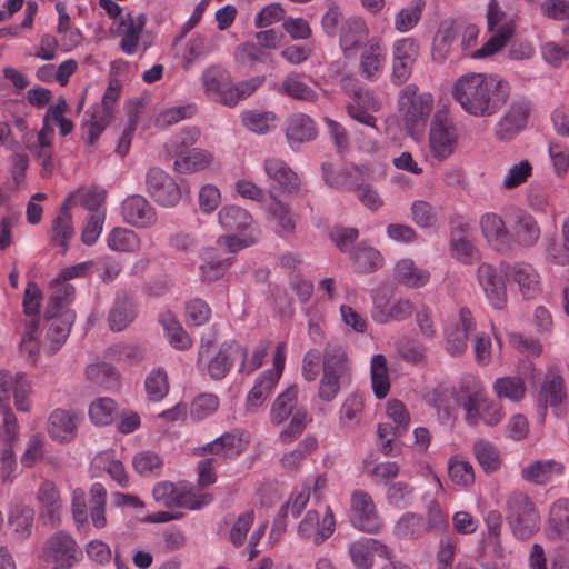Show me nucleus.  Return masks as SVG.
I'll use <instances>...</instances> for the list:
<instances>
[{
    "label": "nucleus",
    "mask_w": 569,
    "mask_h": 569,
    "mask_svg": "<svg viewBox=\"0 0 569 569\" xmlns=\"http://www.w3.org/2000/svg\"><path fill=\"white\" fill-rule=\"evenodd\" d=\"M455 101L469 116L486 118L496 114L510 97V84L497 73L469 72L452 86Z\"/></svg>",
    "instance_id": "f257e3e1"
},
{
    "label": "nucleus",
    "mask_w": 569,
    "mask_h": 569,
    "mask_svg": "<svg viewBox=\"0 0 569 569\" xmlns=\"http://www.w3.org/2000/svg\"><path fill=\"white\" fill-rule=\"evenodd\" d=\"M453 397L465 410V420L470 427H477L480 421L490 427L497 426L505 416L502 406L486 397L483 385L476 376H462Z\"/></svg>",
    "instance_id": "f03ea898"
},
{
    "label": "nucleus",
    "mask_w": 569,
    "mask_h": 569,
    "mask_svg": "<svg viewBox=\"0 0 569 569\" xmlns=\"http://www.w3.org/2000/svg\"><path fill=\"white\" fill-rule=\"evenodd\" d=\"M507 521L519 540L531 538L540 528V515L527 493L516 491L507 500Z\"/></svg>",
    "instance_id": "7ed1b4c3"
},
{
    "label": "nucleus",
    "mask_w": 569,
    "mask_h": 569,
    "mask_svg": "<svg viewBox=\"0 0 569 569\" xmlns=\"http://www.w3.org/2000/svg\"><path fill=\"white\" fill-rule=\"evenodd\" d=\"M399 112L409 133L426 126L435 107L430 92H419L416 84H407L399 93Z\"/></svg>",
    "instance_id": "20e7f679"
},
{
    "label": "nucleus",
    "mask_w": 569,
    "mask_h": 569,
    "mask_svg": "<svg viewBox=\"0 0 569 569\" xmlns=\"http://www.w3.org/2000/svg\"><path fill=\"white\" fill-rule=\"evenodd\" d=\"M459 141V132L449 111L439 109L431 118L428 146L432 158L446 160L453 154Z\"/></svg>",
    "instance_id": "39448f33"
},
{
    "label": "nucleus",
    "mask_w": 569,
    "mask_h": 569,
    "mask_svg": "<svg viewBox=\"0 0 569 569\" xmlns=\"http://www.w3.org/2000/svg\"><path fill=\"white\" fill-rule=\"evenodd\" d=\"M513 33V22H506L480 49L469 53L470 49L476 46L479 36V28L476 24L469 23L459 33L460 41L458 46L460 57L465 54H469L473 59L490 57L500 51Z\"/></svg>",
    "instance_id": "423d86ee"
},
{
    "label": "nucleus",
    "mask_w": 569,
    "mask_h": 569,
    "mask_svg": "<svg viewBox=\"0 0 569 569\" xmlns=\"http://www.w3.org/2000/svg\"><path fill=\"white\" fill-rule=\"evenodd\" d=\"M39 557L47 562L56 563L52 569H70L79 561L81 551L69 532L57 531L46 540Z\"/></svg>",
    "instance_id": "0eeeda50"
},
{
    "label": "nucleus",
    "mask_w": 569,
    "mask_h": 569,
    "mask_svg": "<svg viewBox=\"0 0 569 569\" xmlns=\"http://www.w3.org/2000/svg\"><path fill=\"white\" fill-rule=\"evenodd\" d=\"M419 53L420 46L412 37L402 38L392 43L390 76L392 84L401 86L409 80Z\"/></svg>",
    "instance_id": "6e6552de"
},
{
    "label": "nucleus",
    "mask_w": 569,
    "mask_h": 569,
    "mask_svg": "<svg viewBox=\"0 0 569 569\" xmlns=\"http://www.w3.org/2000/svg\"><path fill=\"white\" fill-rule=\"evenodd\" d=\"M531 111L529 100L521 98L511 102L493 127V134L499 141H511L522 132Z\"/></svg>",
    "instance_id": "1a4fd4ad"
},
{
    "label": "nucleus",
    "mask_w": 569,
    "mask_h": 569,
    "mask_svg": "<svg viewBox=\"0 0 569 569\" xmlns=\"http://www.w3.org/2000/svg\"><path fill=\"white\" fill-rule=\"evenodd\" d=\"M146 191L161 207H174L181 199V190L176 180L157 167L146 173Z\"/></svg>",
    "instance_id": "9d476101"
},
{
    "label": "nucleus",
    "mask_w": 569,
    "mask_h": 569,
    "mask_svg": "<svg viewBox=\"0 0 569 569\" xmlns=\"http://www.w3.org/2000/svg\"><path fill=\"white\" fill-rule=\"evenodd\" d=\"M371 317L375 322L383 325L391 321H403L413 312V306L409 299L390 300L386 289L375 290L372 293Z\"/></svg>",
    "instance_id": "9b49d317"
},
{
    "label": "nucleus",
    "mask_w": 569,
    "mask_h": 569,
    "mask_svg": "<svg viewBox=\"0 0 569 569\" xmlns=\"http://www.w3.org/2000/svg\"><path fill=\"white\" fill-rule=\"evenodd\" d=\"M481 234L488 246L501 254L513 252V238L503 218L497 212H486L479 219Z\"/></svg>",
    "instance_id": "f8f14e48"
},
{
    "label": "nucleus",
    "mask_w": 569,
    "mask_h": 569,
    "mask_svg": "<svg viewBox=\"0 0 569 569\" xmlns=\"http://www.w3.org/2000/svg\"><path fill=\"white\" fill-rule=\"evenodd\" d=\"M204 93L216 102L227 107H234L231 94L232 78L229 71L220 66L208 67L201 76Z\"/></svg>",
    "instance_id": "ddd939ff"
},
{
    "label": "nucleus",
    "mask_w": 569,
    "mask_h": 569,
    "mask_svg": "<svg viewBox=\"0 0 569 569\" xmlns=\"http://www.w3.org/2000/svg\"><path fill=\"white\" fill-rule=\"evenodd\" d=\"M477 281L481 287L489 305L502 310L507 307L508 295L505 279L500 277L493 266L482 262L477 268Z\"/></svg>",
    "instance_id": "4468645a"
},
{
    "label": "nucleus",
    "mask_w": 569,
    "mask_h": 569,
    "mask_svg": "<svg viewBox=\"0 0 569 569\" xmlns=\"http://www.w3.org/2000/svg\"><path fill=\"white\" fill-rule=\"evenodd\" d=\"M335 529L336 520L333 512L329 506H326L321 521L316 510H309L299 523L298 532L301 538L308 539L315 545H320L335 532Z\"/></svg>",
    "instance_id": "2eb2a0df"
},
{
    "label": "nucleus",
    "mask_w": 569,
    "mask_h": 569,
    "mask_svg": "<svg viewBox=\"0 0 569 569\" xmlns=\"http://www.w3.org/2000/svg\"><path fill=\"white\" fill-rule=\"evenodd\" d=\"M460 30L452 20H445L440 23L433 36L431 46V58L437 63H443L449 58H459V46L457 43Z\"/></svg>",
    "instance_id": "dca6fc26"
},
{
    "label": "nucleus",
    "mask_w": 569,
    "mask_h": 569,
    "mask_svg": "<svg viewBox=\"0 0 569 569\" xmlns=\"http://www.w3.org/2000/svg\"><path fill=\"white\" fill-rule=\"evenodd\" d=\"M123 221L138 229H147L156 224L157 212L150 202L140 194H131L121 203Z\"/></svg>",
    "instance_id": "f3484780"
},
{
    "label": "nucleus",
    "mask_w": 569,
    "mask_h": 569,
    "mask_svg": "<svg viewBox=\"0 0 569 569\" xmlns=\"http://www.w3.org/2000/svg\"><path fill=\"white\" fill-rule=\"evenodd\" d=\"M475 332L471 311L461 309L459 318L445 329V348L451 356L462 355L468 347V338Z\"/></svg>",
    "instance_id": "a211bd4d"
},
{
    "label": "nucleus",
    "mask_w": 569,
    "mask_h": 569,
    "mask_svg": "<svg viewBox=\"0 0 569 569\" xmlns=\"http://www.w3.org/2000/svg\"><path fill=\"white\" fill-rule=\"evenodd\" d=\"M506 278L516 283L525 299H533L541 292V278L536 268L528 262H513L505 269Z\"/></svg>",
    "instance_id": "6ab92c4d"
},
{
    "label": "nucleus",
    "mask_w": 569,
    "mask_h": 569,
    "mask_svg": "<svg viewBox=\"0 0 569 569\" xmlns=\"http://www.w3.org/2000/svg\"><path fill=\"white\" fill-rule=\"evenodd\" d=\"M381 109V101L369 90L355 91L347 102L348 116L355 121L377 130L373 113Z\"/></svg>",
    "instance_id": "aec40b11"
},
{
    "label": "nucleus",
    "mask_w": 569,
    "mask_h": 569,
    "mask_svg": "<svg viewBox=\"0 0 569 569\" xmlns=\"http://www.w3.org/2000/svg\"><path fill=\"white\" fill-rule=\"evenodd\" d=\"M348 552L357 569H371L373 556L390 560L391 550L381 541L373 538H361L348 545Z\"/></svg>",
    "instance_id": "412c9836"
},
{
    "label": "nucleus",
    "mask_w": 569,
    "mask_h": 569,
    "mask_svg": "<svg viewBox=\"0 0 569 569\" xmlns=\"http://www.w3.org/2000/svg\"><path fill=\"white\" fill-rule=\"evenodd\" d=\"M351 511L356 526L361 530L375 532L381 528L376 505L368 492L356 490L351 495Z\"/></svg>",
    "instance_id": "4be33fe9"
},
{
    "label": "nucleus",
    "mask_w": 569,
    "mask_h": 569,
    "mask_svg": "<svg viewBox=\"0 0 569 569\" xmlns=\"http://www.w3.org/2000/svg\"><path fill=\"white\" fill-rule=\"evenodd\" d=\"M510 233L515 251L517 248H531L537 244L541 230L533 216L525 210H518L512 216Z\"/></svg>",
    "instance_id": "5701e85b"
},
{
    "label": "nucleus",
    "mask_w": 569,
    "mask_h": 569,
    "mask_svg": "<svg viewBox=\"0 0 569 569\" xmlns=\"http://www.w3.org/2000/svg\"><path fill=\"white\" fill-rule=\"evenodd\" d=\"M266 176L277 183L283 192L298 194L301 190V180L288 163L276 157H268L262 163Z\"/></svg>",
    "instance_id": "b1692460"
},
{
    "label": "nucleus",
    "mask_w": 569,
    "mask_h": 569,
    "mask_svg": "<svg viewBox=\"0 0 569 569\" xmlns=\"http://www.w3.org/2000/svg\"><path fill=\"white\" fill-rule=\"evenodd\" d=\"M431 486L433 492L426 491L421 497V501L426 510V528L428 532L443 531L449 526V517L435 498V496L442 490L441 481L436 475L431 476Z\"/></svg>",
    "instance_id": "393cba45"
},
{
    "label": "nucleus",
    "mask_w": 569,
    "mask_h": 569,
    "mask_svg": "<svg viewBox=\"0 0 569 569\" xmlns=\"http://www.w3.org/2000/svg\"><path fill=\"white\" fill-rule=\"evenodd\" d=\"M387 53L379 39H371L361 52L359 70L360 74L368 81H376L385 70Z\"/></svg>",
    "instance_id": "a878e982"
},
{
    "label": "nucleus",
    "mask_w": 569,
    "mask_h": 569,
    "mask_svg": "<svg viewBox=\"0 0 569 569\" xmlns=\"http://www.w3.org/2000/svg\"><path fill=\"white\" fill-rule=\"evenodd\" d=\"M540 400L550 406L559 417L562 415L567 401L565 380L555 369H549L540 389Z\"/></svg>",
    "instance_id": "bb28decb"
},
{
    "label": "nucleus",
    "mask_w": 569,
    "mask_h": 569,
    "mask_svg": "<svg viewBox=\"0 0 569 569\" xmlns=\"http://www.w3.org/2000/svg\"><path fill=\"white\" fill-rule=\"evenodd\" d=\"M368 36V27L361 18L349 17L345 19L339 30V44L345 56L349 57L358 50Z\"/></svg>",
    "instance_id": "cd10ccee"
},
{
    "label": "nucleus",
    "mask_w": 569,
    "mask_h": 569,
    "mask_svg": "<svg viewBox=\"0 0 569 569\" xmlns=\"http://www.w3.org/2000/svg\"><path fill=\"white\" fill-rule=\"evenodd\" d=\"M79 417L63 409L53 410L47 423L50 438L58 442H70L76 438Z\"/></svg>",
    "instance_id": "c85d7f7f"
},
{
    "label": "nucleus",
    "mask_w": 569,
    "mask_h": 569,
    "mask_svg": "<svg viewBox=\"0 0 569 569\" xmlns=\"http://www.w3.org/2000/svg\"><path fill=\"white\" fill-rule=\"evenodd\" d=\"M240 351L241 345L238 342H223L219 351L206 365L209 377L213 380H222L231 370Z\"/></svg>",
    "instance_id": "c756f323"
},
{
    "label": "nucleus",
    "mask_w": 569,
    "mask_h": 569,
    "mask_svg": "<svg viewBox=\"0 0 569 569\" xmlns=\"http://www.w3.org/2000/svg\"><path fill=\"white\" fill-rule=\"evenodd\" d=\"M48 318L47 339L50 341L49 352H57L66 342L71 326L76 319V313L72 310H63L57 316L46 312Z\"/></svg>",
    "instance_id": "7c9ffc66"
},
{
    "label": "nucleus",
    "mask_w": 569,
    "mask_h": 569,
    "mask_svg": "<svg viewBox=\"0 0 569 569\" xmlns=\"http://www.w3.org/2000/svg\"><path fill=\"white\" fill-rule=\"evenodd\" d=\"M248 447V441L241 432H226L206 445L202 450L206 453L216 455L227 459H233L241 455Z\"/></svg>",
    "instance_id": "2f4dec72"
},
{
    "label": "nucleus",
    "mask_w": 569,
    "mask_h": 569,
    "mask_svg": "<svg viewBox=\"0 0 569 569\" xmlns=\"http://www.w3.org/2000/svg\"><path fill=\"white\" fill-rule=\"evenodd\" d=\"M200 277L203 281H214L223 277L232 264V257H222L218 248H204L201 253Z\"/></svg>",
    "instance_id": "473e14b6"
},
{
    "label": "nucleus",
    "mask_w": 569,
    "mask_h": 569,
    "mask_svg": "<svg viewBox=\"0 0 569 569\" xmlns=\"http://www.w3.org/2000/svg\"><path fill=\"white\" fill-rule=\"evenodd\" d=\"M322 173L328 186L340 190H356L362 181L361 171L355 166L335 170L330 163H323Z\"/></svg>",
    "instance_id": "72a5a7b5"
},
{
    "label": "nucleus",
    "mask_w": 569,
    "mask_h": 569,
    "mask_svg": "<svg viewBox=\"0 0 569 569\" xmlns=\"http://www.w3.org/2000/svg\"><path fill=\"white\" fill-rule=\"evenodd\" d=\"M565 465L556 459L537 460L522 468L521 477L528 482L546 485L565 472Z\"/></svg>",
    "instance_id": "f704fd0d"
},
{
    "label": "nucleus",
    "mask_w": 569,
    "mask_h": 569,
    "mask_svg": "<svg viewBox=\"0 0 569 569\" xmlns=\"http://www.w3.org/2000/svg\"><path fill=\"white\" fill-rule=\"evenodd\" d=\"M218 220L221 228L230 232L254 230L252 216L239 206H223L218 212Z\"/></svg>",
    "instance_id": "c9c22d12"
},
{
    "label": "nucleus",
    "mask_w": 569,
    "mask_h": 569,
    "mask_svg": "<svg viewBox=\"0 0 569 569\" xmlns=\"http://www.w3.org/2000/svg\"><path fill=\"white\" fill-rule=\"evenodd\" d=\"M396 281L407 288H421L430 280V272L427 269L419 268L411 259L399 260L393 269Z\"/></svg>",
    "instance_id": "e433bc0d"
},
{
    "label": "nucleus",
    "mask_w": 569,
    "mask_h": 569,
    "mask_svg": "<svg viewBox=\"0 0 569 569\" xmlns=\"http://www.w3.org/2000/svg\"><path fill=\"white\" fill-rule=\"evenodd\" d=\"M393 535L403 540H418L428 532L425 516L413 511H407L400 516L392 528Z\"/></svg>",
    "instance_id": "4c0bfd02"
},
{
    "label": "nucleus",
    "mask_w": 569,
    "mask_h": 569,
    "mask_svg": "<svg viewBox=\"0 0 569 569\" xmlns=\"http://www.w3.org/2000/svg\"><path fill=\"white\" fill-rule=\"evenodd\" d=\"M214 160L211 151L194 148L188 153H180L174 160V170L182 174H189L208 169Z\"/></svg>",
    "instance_id": "58836bf2"
},
{
    "label": "nucleus",
    "mask_w": 569,
    "mask_h": 569,
    "mask_svg": "<svg viewBox=\"0 0 569 569\" xmlns=\"http://www.w3.org/2000/svg\"><path fill=\"white\" fill-rule=\"evenodd\" d=\"M146 26V16L143 13L131 14L128 13L122 21V32L120 40L121 50L128 54H134L138 50L140 36Z\"/></svg>",
    "instance_id": "ea45409f"
},
{
    "label": "nucleus",
    "mask_w": 569,
    "mask_h": 569,
    "mask_svg": "<svg viewBox=\"0 0 569 569\" xmlns=\"http://www.w3.org/2000/svg\"><path fill=\"white\" fill-rule=\"evenodd\" d=\"M136 306L128 296H117L109 311L108 325L112 331L124 330L136 318Z\"/></svg>",
    "instance_id": "a19ab883"
},
{
    "label": "nucleus",
    "mask_w": 569,
    "mask_h": 569,
    "mask_svg": "<svg viewBox=\"0 0 569 569\" xmlns=\"http://www.w3.org/2000/svg\"><path fill=\"white\" fill-rule=\"evenodd\" d=\"M286 137L292 149L296 144L313 140L317 137L315 121L306 114L291 117L286 129Z\"/></svg>",
    "instance_id": "79ce46f5"
},
{
    "label": "nucleus",
    "mask_w": 569,
    "mask_h": 569,
    "mask_svg": "<svg viewBox=\"0 0 569 569\" xmlns=\"http://www.w3.org/2000/svg\"><path fill=\"white\" fill-rule=\"evenodd\" d=\"M548 528L552 536L569 541V499L556 500L549 510Z\"/></svg>",
    "instance_id": "37998d69"
},
{
    "label": "nucleus",
    "mask_w": 569,
    "mask_h": 569,
    "mask_svg": "<svg viewBox=\"0 0 569 569\" xmlns=\"http://www.w3.org/2000/svg\"><path fill=\"white\" fill-rule=\"evenodd\" d=\"M268 219L277 223L280 232L291 234L296 230L298 214L293 213L290 206L277 197L271 198L267 208Z\"/></svg>",
    "instance_id": "c03bdc74"
},
{
    "label": "nucleus",
    "mask_w": 569,
    "mask_h": 569,
    "mask_svg": "<svg viewBox=\"0 0 569 569\" xmlns=\"http://www.w3.org/2000/svg\"><path fill=\"white\" fill-rule=\"evenodd\" d=\"M49 302L47 308V313H50L52 316H57L58 313L62 312L63 310H69L67 306L73 300L74 298V287L70 283H64L56 278H53L49 282Z\"/></svg>",
    "instance_id": "a18cd8bd"
},
{
    "label": "nucleus",
    "mask_w": 569,
    "mask_h": 569,
    "mask_svg": "<svg viewBox=\"0 0 569 569\" xmlns=\"http://www.w3.org/2000/svg\"><path fill=\"white\" fill-rule=\"evenodd\" d=\"M298 401L297 386L288 387L273 401L270 410V420L279 426L284 422L293 412Z\"/></svg>",
    "instance_id": "49530a36"
},
{
    "label": "nucleus",
    "mask_w": 569,
    "mask_h": 569,
    "mask_svg": "<svg viewBox=\"0 0 569 569\" xmlns=\"http://www.w3.org/2000/svg\"><path fill=\"white\" fill-rule=\"evenodd\" d=\"M107 246L114 252H136L141 240L138 233L124 227H116L107 234Z\"/></svg>",
    "instance_id": "de8ad7c7"
},
{
    "label": "nucleus",
    "mask_w": 569,
    "mask_h": 569,
    "mask_svg": "<svg viewBox=\"0 0 569 569\" xmlns=\"http://www.w3.org/2000/svg\"><path fill=\"white\" fill-rule=\"evenodd\" d=\"M106 191L101 188L92 187V188H79L76 191L69 193L66 198L64 202L70 208L80 204L93 212H106L104 210H100V206L104 202Z\"/></svg>",
    "instance_id": "09e8293b"
},
{
    "label": "nucleus",
    "mask_w": 569,
    "mask_h": 569,
    "mask_svg": "<svg viewBox=\"0 0 569 569\" xmlns=\"http://www.w3.org/2000/svg\"><path fill=\"white\" fill-rule=\"evenodd\" d=\"M348 371L347 353L336 341L327 343L325 349L323 372L342 378Z\"/></svg>",
    "instance_id": "8fccbe9b"
},
{
    "label": "nucleus",
    "mask_w": 569,
    "mask_h": 569,
    "mask_svg": "<svg viewBox=\"0 0 569 569\" xmlns=\"http://www.w3.org/2000/svg\"><path fill=\"white\" fill-rule=\"evenodd\" d=\"M280 90L283 94L296 100L313 102L318 98L316 90L305 82L301 74L296 72L283 78Z\"/></svg>",
    "instance_id": "3c124183"
},
{
    "label": "nucleus",
    "mask_w": 569,
    "mask_h": 569,
    "mask_svg": "<svg viewBox=\"0 0 569 569\" xmlns=\"http://www.w3.org/2000/svg\"><path fill=\"white\" fill-rule=\"evenodd\" d=\"M415 487L405 481H395L390 483L386 491L387 503L399 510L411 507L415 502Z\"/></svg>",
    "instance_id": "603ef678"
},
{
    "label": "nucleus",
    "mask_w": 569,
    "mask_h": 569,
    "mask_svg": "<svg viewBox=\"0 0 569 569\" xmlns=\"http://www.w3.org/2000/svg\"><path fill=\"white\" fill-rule=\"evenodd\" d=\"M371 386L378 399L387 397L390 390L387 360L382 355H375L371 359Z\"/></svg>",
    "instance_id": "864d4df0"
},
{
    "label": "nucleus",
    "mask_w": 569,
    "mask_h": 569,
    "mask_svg": "<svg viewBox=\"0 0 569 569\" xmlns=\"http://www.w3.org/2000/svg\"><path fill=\"white\" fill-rule=\"evenodd\" d=\"M70 207L66 202L62 203L59 216L53 220L52 241L61 246L66 251L68 243L74 234L72 226V217L69 212Z\"/></svg>",
    "instance_id": "5fc2aeb1"
},
{
    "label": "nucleus",
    "mask_w": 569,
    "mask_h": 569,
    "mask_svg": "<svg viewBox=\"0 0 569 569\" xmlns=\"http://www.w3.org/2000/svg\"><path fill=\"white\" fill-rule=\"evenodd\" d=\"M352 261L356 270L359 272H373L383 266L381 253L365 243L359 244L352 252Z\"/></svg>",
    "instance_id": "6e6d98bb"
},
{
    "label": "nucleus",
    "mask_w": 569,
    "mask_h": 569,
    "mask_svg": "<svg viewBox=\"0 0 569 569\" xmlns=\"http://www.w3.org/2000/svg\"><path fill=\"white\" fill-rule=\"evenodd\" d=\"M90 519L94 528L102 529L107 526L106 505L107 490L100 482L92 483L90 488Z\"/></svg>",
    "instance_id": "4d7b16f0"
},
{
    "label": "nucleus",
    "mask_w": 569,
    "mask_h": 569,
    "mask_svg": "<svg viewBox=\"0 0 569 569\" xmlns=\"http://www.w3.org/2000/svg\"><path fill=\"white\" fill-rule=\"evenodd\" d=\"M132 467L141 477L154 478L161 473L163 459L153 451L143 450L134 455Z\"/></svg>",
    "instance_id": "13d9d810"
},
{
    "label": "nucleus",
    "mask_w": 569,
    "mask_h": 569,
    "mask_svg": "<svg viewBox=\"0 0 569 569\" xmlns=\"http://www.w3.org/2000/svg\"><path fill=\"white\" fill-rule=\"evenodd\" d=\"M425 6V0H413L401 8L395 16V29L401 33L412 30L420 21Z\"/></svg>",
    "instance_id": "bf43d9fd"
},
{
    "label": "nucleus",
    "mask_w": 569,
    "mask_h": 569,
    "mask_svg": "<svg viewBox=\"0 0 569 569\" xmlns=\"http://www.w3.org/2000/svg\"><path fill=\"white\" fill-rule=\"evenodd\" d=\"M533 174V166L528 159L512 163L505 172L501 186L506 190L516 189L525 184Z\"/></svg>",
    "instance_id": "052dcab7"
},
{
    "label": "nucleus",
    "mask_w": 569,
    "mask_h": 569,
    "mask_svg": "<svg viewBox=\"0 0 569 569\" xmlns=\"http://www.w3.org/2000/svg\"><path fill=\"white\" fill-rule=\"evenodd\" d=\"M278 382L279 380L268 376L266 372H262L247 395L248 409L256 411L260 408Z\"/></svg>",
    "instance_id": "680f3d73"
},
{
    "label": "nucleus",
    "mask_w": 569,
    "mask_h": 569,
    "mask_svg": "<svg viewBox=\"0 0 569 569\" xmlns=\"http://www.w3.org/2000/svg\"><path fill=\"white\" fill-rule=\"evenodd\" d=\"M46 452V437L40 432L33 433L28 438L26 442L24 451L20 457V463L24 468H32L44 459Z\"/></svg>",
    "instance_id": "e2e57ef3"
},
{
    "label": "nucleus",
    "mask_w": 569,
    "mask_h": 569,
    "mask_svg": "<svg viewBox=\"0 0 569 569\" xmlns=\"http://www.w3.org/2000/svg\"><path fill=\"white\" fill-rule=\"evenodd\" d=\"M276 114L272 111L250 110L242 114L243 126L251 132L266 134L276 127Z\"/></svg>",
    "instance_id": "0e129e2a"
},
{
    "label": "nucleus",
    "mask_w": 569,
    "mask_h": 569,
    "mask_svg": "<svg viewBox=\"0 0 569 569\" xmlns=\"http://www.w3.org/2000/svg\"><path fill=\"white\" fill-rule=\"evenodd\" d=\"M363 399L359 395H350L340 408V425L345 429H352L361 421Z\"/></svg>",
    "instance_id": "69168bd1"
},
{
    "label": "nucleus",
    "mask_w": 569,
    "mask_h": 569,
    "mask_svg": "<svg viewBox=\"0 0 569 569\" xmlns=\"http://www.w3.org/2000/svg\"><path fill=\"white\" fill-rule=\"evenodd\" d=\"M203 487H194L182 482L180 506L190 510H199L213 501V496L202 490Z\"/></svg>",
    "instance_id": "338daca9"
},
{
    "label": "nucleus",
    "mask_w": 569,
    "mask_h": 569,
    "mask_svg": "<svg viewBox=\"0 0 569 569\" xmlns=\"http://www.w3.org/2000/svg\"><path fill=\"white\" fill-rule=\"evenodd\" d=\"M148 399L154 402L162 400L169 392L168 376L164 369L151 370L144 381Z\"/></svg>",
    "instance_id": "774afa93"
}]
</instances>
